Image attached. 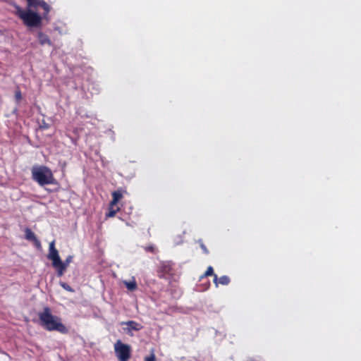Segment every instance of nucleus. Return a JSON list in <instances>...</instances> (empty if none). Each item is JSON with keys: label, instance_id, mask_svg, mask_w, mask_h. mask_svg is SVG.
Listing matches in <instances>:
<instances>
[{"label": "nucleus", "instance_id": "1", "mask_svg": "<svg viewBox=\"0 0 361 361\" xmlns=\"http://www.w3.org/2000/svg\"><path fill=\"white\" fill-rule=\"evenodd\" d=\"M27 7L23 8L13 4V13L17 16L23 24L29 29H40L43 26V20H49V13L51 7L44 1L26 0Z\"/></svg>", "mask_w": 361, "mask_h": 361}, {"label": "nucleus", "instance_id": "2", "mask_svg": "<svg viewBox=\"0 0 361 361\" xmlns=\"http://www.w3.org/2000/svg\"><path fill=\"white\" fill-rule=\"evenodd\" d=\"M41 326L47 331H56L61 334H67L68 329L61 322L60 317L53 315L51 310L45 307L43 311L38 313Z\"/></svg>", "mask_w": 361, "mask_h": 361}, {"label": "nucleus", "instance_id": "3", "mask_svg": "<svg viewBox=\"0 0 361 361\" xmlns=\"http://www.w3.org/2000/svg\"><path fill=\"white\" fill-rule=\"evenodd\" d=\"M47 258L52 262V266L56 269L57 276H63L68 265L72 262L73 257L68 255L65 261H61L59 251L55 247V241L53 240L49 243V253Z\"/></svg>", "mask_w": 361, "mask_h": 361}, {"label": "nucleus", "instance_id": "4", "mask_svg": "<svg viewBox=\"0 0 361 361\" xmlns=\"http://www.w3.org/2000/svg\"><path fill=\"white\" fill-rule=\"evenodd\" d=\"M31 173L32 179L41 186L54 183L53 173L47 166H35L32 168Z\"/></svg>", "mask_w": 361, "mask_h": 361}, {"label": "nucleus", "instance_id": "5", "mask_svg": "<svg viewBox=\"0 0 361 361\" xmlns=\"http://www.w3.org/2000/svg\"><path fill=\"white\" fill-rule=\"evenodd\" d=\"M116 355L119 361H128L130 357V346L123 343L120 340L114 344Z\"/></svg>", "mask_w": 361, "mask_h": 361}, {"label": "nucleus", "instance_id": "6", "mask_svg": "<svg viewBox=\"0 0 361 361\" xmlns=\"http://www.w3.org/2000/svg\"><path fill=\"white\" fill-rule=\"evenodd\" d=\"M121 325L125 326L123 328V332L130 336H133L134 335V331H138L143 328L142 325L140 323H138L133 320L122 322H121Z\"/></svg>", "mask_w": 361, "mask_h": 361}, {"label": "nucleus", "instance_id": "7", "mask_svg": "<svg viewBox=\"0 0 361 361\" xmlns=\"http://www.w3.org/2000/svg\"><path fill=\"white\" fill-rule=\"evenodd\" d=\"M37 37L40 44H49L50 46L51 45V42L50 41L49 37L47 35L44 34V32L41 31L37 32Z\"/></svg>", "mask_w": 361, "mask_h": 361}, {"label": "nucleus", "instance_id": "8", "mask_svg": "<svg viewBox=\"0 0 361 361\" xmlns=\"http://www.w3.org/2000/svg\"><path fill=\"white\" fill-rule=\"evenodd\" d=\"M214 283L216 287H218L219 283L226 286L230 283V279L227 276H222L218 278L217 275L214 274Z\"/></svg>", "mask_w": 361, "mask_h": 361}, {"label": "nucleus", "instance_id": "9", "mask_svg": "<svg viewBox=\"0 0 361 361\" xmlns=\"http://www.w3.org/2000/svg\"><path fill=\"white\" fill-rule=\"evenodd\" d=\"M112 197H113V200L110 203H111L112 205H116L118 203V202L121 199H122L123 193L121 192V190L114 191L112 193Z\"/></svg>", "mask_w": 361, "mask_h": 361}, {"label": "nucleus", "instance_id": "10", "mask_svg": "<svg viewBox=\"0 0 361 361\" xmlns=\"http://www.w3.org/2000/svg\"><path fill=\"white\" fill-rule=\"evenodd\" d=\"M123 283L125 284L127 289L129 290L133 291L137 288V283L134 278L130 281H123Z\"/></svg>", "mask_w": 361, "mask_h": 361}, {"label": "nucleus", "instance_id": "11", "mask_svg": "<svg viewBox=\"0 0 361 361\" xmlns=\"http://www.w3.org/2000/svg\"><path fill=\"white\" fill-rule=\"evenodd\" d=\"M116 205H112L111 203L109 204V212L106 213V217H113L116 215V212L119 210V208H115Z\"/></svg>", "mask_w": 361, "mask_h": 361}, {"label": "nucleus", "instance_id": "12", "mask_svg": "<svg viewBox=\"0 0 361 361\" xmlns=\"http://www.w3.org/2000/svg\"><path fill=\"white\" fill-rule=\"evenodd\" d=\"M25 238L28 240L34 241L37 238L35 234L30 228H26L25 230Z\"/></svg>", "mask_w": 361, "mask_h": 361}, {"label": "nucleus", "instance_id": "13", "mask_svg": "<svg viewBox=\"0 0 361 361\" xmlns=\"http://www.w3.org/2000/svg\"><path fill=\"white\" fill-rule=\"evenodd\" d=\"M161 269L165 273H169L171 269V264L169 262H164L161 264Z\"/></svg>", "mask_w": 361, "mask_h": 361}, {"label": "nucleus", "instance_id": "14", "mask_svg": "<svg viewBox=\"0 0 361 361\" xmlns=\"http://www.w3.org/2000/svg\"><path fill=\"white\" fill-rule=\"evenodd\" d=\"M211 275H214V270H213L212 267L209 266L207 268V271H206V272L204 274V276H211Z\"/></svg>", "mask_w": 361, "mask_h": 361}, {"label": "nucleus", "instance_id": "15", "mask_svg": "<svg viewBox=\"0 0 361 361\" xmlns=\"http://www.w3.org/2000/svg\"><path fill=\"white\" fill-rule=\"evenodd\" d=\"M61 286L66 290L73 292V289L71 288L69 285H68L66 283L61 282Z\"/></svg>", "mask_w": 361, "mask_h": 361}, {"label": "nucleus", "instance_id": "16", "mask_svg": "<svg viewBox=\"0 0 361 361\" xmlns=\"http://www.w3.org/2000/svg\"><path fill=\"white\" fill-rule=\"evenodd\" d=\"M145 361H155V355L152 352L150 355L145 357Z\"/></svg>", "mask_w": 361, "mask_h": 361}, {"label": "nucleus", "instance_id": "17", "mask_svg": "<svg viewBox=\"0 0 361 361\" xmlns=\"http://www.w3.org/2000/svg\"><path fill=\"white\" fill-rule=\"evenodd\" d=\"M16 99L19 102L22 99V95L20 91L18 90L15 93Z\"/></svg>", "mask_w": 361, "mask_h": 361}, {"label": "nucleus", "instance_id": "18", "mask_svg": "<svg viewBox=\"0 0 361 361\" xmlns=\"http://www.w3.org/2000/svg\"><path fill=\"white\" fill-rule=\"evenodd\" d=\"M33 242L35 243V245L37 247H41V243H40V242L39 241V240L37 238H36V240H35Z\"/></svg>", "mask_w": 361, "mask_h": 361}, {"label": "nucleus", "instance_id": "19", "mask_svg": "<svg viewBox=\"0 0 361 361\" xmlns=\"http://www.w3.org/2000/svg\"><path fill=\"white\" fill-rule=\"evenodd\" d=\"M201 248L202 249V250L204 251V253L207 254L208 253V250L207 249V247H205L204 245L202 244L201 245Z\"/></svg>", "mask_w": 361, "mask_h": 361}, {"label": "nucleus", "instance_id": "20", "mask_svg": "<svg viewBox=\"0 0 361 361\" xmlns=\"http://www.w3.org/2000/svg\"><path fill=\"white\" fill-rule=\"evenodd\" d=\"M146 250L150 251V252H154V247L153 246H149V247H146Z\"/></svg>", "mask_w": 361, "mask_h": 361}]
</instances>
